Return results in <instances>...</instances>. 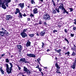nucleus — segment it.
<instances>
[{"instance_id": "f257e3e1", "label": "nucleus", "mask_w": 76, "mask_h": 76, "mask_svg": "<svg viewBox=\"0 0 76 76\" xmlns=\"http://www.w3.org/2000/svg\"><path fill=\"white\" fill-rule=\"evenodd\" d=\"M0 34L1 37H5L6 35L8 36L9 35V32L6 30H4V31H0Z\"/></svg>"}, {"instance_id": "f03ea898", "label": "nucleus", "mask_w": 76, "mask_h": 76, "mask_svg": "<svg viewBox=\"0 0 76 76\" xmlns=\"http://www.w3.org/2000/svg\"><path fill=\"white\" fill-rule=\"evenodd\" d=\"M43 19L45 20H49L51 19V18L50 17V15L48 14H47L44 15V17H43Z\"/></svg>"}, {"instance_id": "7ed1b4c3", "label": "nucleus", "mask_w": 76, "mask_h": 76, "mask_svg": "<svg viewBox=\"0 0 76 76\" xmlns=\"http://www.w3.org/2000/svg\"><path fill=\"white\" fill-rule=\"evenodd\" d=\"M20 61L22 63H29V61L26 60V58H21L20 60Z\"/></svg>"}, {"instance_id": "20e7f679", "label": "nucleus", "mask_w": 76, "mask_h": 76, "mask_svg": "<svg viewBox=\"0 0 76 76\" xmlns=\"http://www.w3.org/2000/svg\"><path fill=\"white\" fill-rule=\"evenodd\" d=\"M1 6L4 9H6V7L4 4V3H2V1H0V7H1Z\"/></svg>"}, {"instance_id": "39448f33", "label": "nucleus", "mask_w": 76, "mask_h": 76, "mask_svg": "<svg viewBox=\"0 0 76 76\" xmlns=\"http://www.w3.org/2000/svg\"><path fill=\"white\" fill-rule=\"evenodd\" d=\"M74 61H75L73 63V65L71 66V67L73 69H75V68H76V58L75 59Z\"/></svg>"}, {"instance_id": "423d86ee", "label": "nucleus", "mask_w": 76, "mask_h": 76, "mask_svg": "<svg viewBox=\"0 0 76 76\" xmlns=\"http://www.w3.org/2000/svg\"><path fill=\"white\" fill-rule=\"evenodd\" d=\"M27 56L28 57H33V58H35L36 57V56L35 54L32 53L27 54Z\"/></svg>"}, {"instance_id": "0eeeda50", "label": "nucleus", "mask_w": 76, "mask_h": 76, "mask_svg": "<svg viewBox=\"0 0 76 76\" xmlns=\"http://www.w3.org/2000/svg\"><path fill=\"white\" fill-rule=\"evenodd\" d=\"M18 6L22 9L25 7V4L24 3H20L18 5Z\"/></svg>"}, {"instance_id": "6e6552de", "label": "nucleus", "mask_w": 76, "mask_h": 76, "mask_svg": "<svg viewBox=\"0 0 76 76\" xmlns=\"http://www.w3.org/2000/svg\"><path fill=\"white\" fill-rule=\"evenodd\" d=\"M20 35L23 38H25L26 37H28V35L26 34V33L22 32L20 33Z\"/></svg>"}, {"instance_id": "1a4fd4ad", "label": "nucleus", "mask_w": 76, "mask_h": 76, "mask_svg": "<svg viewBox=\"0 0 76 76\" xmlns=\"http://www.w3.org/2000/svg\"><path fill=\"white\" fill-rule=\"evenodd\" d=\"M12 68L10 67H9L8 68L6 69L7 73H8V74H10L12 72Z\"/></svg>"}, {"instance_id": "9d476101", "label": "nucleus", "mask_w": 76, "mask_h": 76, "mask_svg": "<svg viewBox=\"0 0 76 76\" xmlns=\"http://www.w3.org/2000/svg\"><path fill=\"white\" fill-rule=\"evenodd\" d=\"M31 43L30 42V41H29V40H27L26 45L27 47H31Z\"/></svg>"}, {"instance_id": "9b49d317", "label": "nucleus", "mask_w": 76, "mask_h": 76, "mask_svg": "<svg viewBox=\"0 0 76 76\" xmlns=\"http://www.w3.org/2000/svg\"><path fill=\"white\" fill-rule=\"evenodd\" d=\"M12 19V16L10 15H7L6 20H10Z\"/></svg>"}, {"instance_id": "f8f14e48", "label": "nucleus", "mask_w": 76, "mask_h": 76, "mask_svg": "<svg viewBox=\"0 0 76 76\" xmlns=\"http://www.w3.org/2000/svg\"><path fill=\"white\" fill-rule=\"evenodd\" d=\"M17 47L20 53L21 52V51H22V46L20 45H17Z\"/></svg>"}, {"instance_id": "ddd939ff", "label": "nucleus", "mask_w": 76, "mask_h": 76, "mask_svg": "<svg viewBox=\"0 0 76 76\" xmlns=\"http://www.w3.org/2000/svg\"><path fill=\"white\" fill-rule=\"evenodd\" d=\"M58 9H61L62 10H64V5H63V4H61V5H60L58 7Z\"/></svg>"}, {"instance_id": "4468645a", "label": "nucleus", "mask_w": 76, "mask_h": 76, "mask_svg": "<svg viewBox=\"0 0 76 76\" xmlns=\"http://www.w3.org/2000/svg\"><path fill=\"white\" fill-rule=\"evenodd\" d=\"M45 34V31H41L40 33V36H44Z\"/></svg>"}, {"instance_id": "2eb2a0df", "label": "nucleus", "mask_w": 76, "mask_h": 76, "mask_svg": "<svg viewBox=\"0 0 76 76\" xmlns=\"http://www.w3.org/2000/svg\"><path fill=\"white\" fill-rule=\"evenodd\" d=\"M33 12L34 14L38 13V9L37 8H35L33 10Z\"/></svg>"}, {"instance_id": "dca6fc26", "label": "nucleus", "mask_w": 76, "mask_h": 76, "mask_svg": "<svg viewBox=\"0 0 76 76\" xmlns=\"http://www.w3.org/2000/svg\"><path fill=\"white\" fill-rule=\"evenodd\" d=\"M19 12H20V10H19V9L18 8H16V10L15 11V15H17L18 13Z\"/></svg>"}, {"instance_id": "f3484780", "label": "nucleus", "mask_w": 76, "mask_h": 76, "mask_svg": "<svg viewBox=\"0 0 76 76\" xmlns=\"http://www.w3.org/2000/svg\"><path fill=\"white\" fill-rule=\"evenodd\" d=\"M55 51L56 52H57V53H60L59 54H60V53L61 51V50L60 49L59 50H57L56 49H55Z\"/></svg>"}, {"instance_id": "a211bd4d", "label": "nucleus", "mask_w": 76, "mask_h": 76, "mask_svg": "<svg viewBox=\"0 0 76 76\" xmlns=\"http://www.w3.org/2000/svg\"><path fill=\"white\" fill-rule=\"evenodd\" d=\"M11 2V0H4L3 2L4 3H10V2Z\"/></svg>"}, {"instance_id": "6ab92c4d", "label": "nucleus", "mask_w": 76, "mask_h": 76, "mask_svg": "<svg viewBox=\"0 0 76 76\" xmlns=\"http://www.w3.org/2000/svg\"><path fill=\"white\" fill-rule=\"evenodd\" d=\"M55 65L56 67V70H58V69H60V67L59 66L57 63Z\"/></svg>"}, {"instance_id": "aec40b11", "label": "nucleus", "mask_w": 76, "mask_h": 76, "mask_svg": "<svg viewBox=\"0 0 76 76\" xmlns=\"http://www.w3.org/2000/svg\"><path fill=\"white\" fill-rule=\"evenodd\" d=\"M25 73L27 74L28 75H30V74H31V71L29 70H28Z\"/></svg>"}, {"instance_id": "412c9836", "label": "nucleus", "mask_w": 76, "mask_h": 76, "mask_svg": "<svg viewBox=\"0 0 76 76\" xmlns=\"http://www.w3.org/2000/svg\"><path fill=\"white\" fill-rule=\"evenodd\" d=\"M23 71H24L25 73L27 70H28V69L27 68H26L25 66H24L23 67Z\"/></svg>"}, {"instance_id": "4be33fe9", "label": "nucleus", "mask_w": 76, "mask_h": 76, "mask_svg": "<svg viewBox=\"0 0 76 76\" xmlns=\"http://www.w3.org/2000/svg\"><path fill=\"white\" fill-rule=\"evenodd\" d=\"M18 17L22 18V14L20 12H19Z\"/></svg>"}, {"instance_id": "5701e85b", "label": "nucleus", "mask_w": 76, "mask_h": 76, "mask_svg": "<svg viewBox=\"0 0 76 76\" xmlns=\"http://www.w3.org/2000/svg\"><path fill=\"white\" fill-rule=\"evenodd\" d=\"M27 29H28L27 28L24 29V30H23V31L22 32L23 33H26V31H28Z\"/></svg>"}, {"instance_id": "b1692460", "label": "nucleus", "mask_w": 76, "mask_h": 76, "mask_svg": "<svg viewBox=\"0 0 76 76\" xmlns=\"http://www.w3.org/2000/svg\"><path fill=\"white\" fill-rule=\"evenodd\" d=\"M56 11L54 10H53L52 13H53V14H56Z\"/></svg>"}, {"instance_id": "393cba45", "label": "nucleus", "mask_w": 76, "mask_h": 76, "mask_svg": "<svg viewBox=\"0 0 76 76\" xmlns=\"http://www.w3.org/2000/svg\"><path fill=\"white\" fill-rule=\"evenodd\" d=\"M56 70L57 71L56 72V73H59L60 74H61V73L58 69H57Z\"/></svg>"}, {"instance_id": "a878e982", "label": "nucleus", "mask_w": 76, "mask_h": 76, "mask_svg": "<svg viewBox=\"0 0 76 76\" xmlns=\"http://www.w3.org/2000/svg\"><path fill=\"white\" fill-rule=\"evenodd\" d=\"M29 36L31 38H32L34 36V34H29Z\"/></svg>"}, {"instance_id": "bb28decb", "label": "nucleus", "mask_w": 76, "mask_h": 76, "mask_svg": "<svg viewBox=\"0 0 76 76\" xmlns=\"http://www.w3.org/2000/svg\"><path fill=\"white\" fill-rule=\"evenodd\" d=\"M5 65L6 66V69H8L9 68V65H8V64H5Z\"/></svg>"}, {"instance_id": "cd10ccee", "label": "nucleus", "mask_w": 76, "mask_h": 76, "mask_svg": "<svg viewBox=\"0 0 76 76\" xmlns=\"http://www.w3.org/2000/svg\"><path fill=\"white\" fill-rule=\"evenodd\" d=\"M57 11V13H59L60 12V11L59 10V8H56L55 9Z\"/></svg>"}, {"instance_id": "c85d7f7f", "label": "nucleus", "mask_w": 76, "mask_h": 76, "mask_svg": "<svg viewBox=\"0 0 76 76\" xmlns=\"http://www.w3.org/2000/svg\"><path fill=\"white\" fill-rule=\"evenodd\" d=\"M9 64H10V65L11 66V67H10V68H11L12 69V67H13V64H12V63H9Z\"/></svg>"}, {"instance_id": "c756f323", "label": "nucleus", "mask_w": 76, "mask_h": 76, "mask_svg": "<svg viewBox=\"0 0 76 76\" xmlns=\"http://www.w3.org/2000/svg\"><path fill=\"white\" fill-rule=\"evenodd\" d=\"M1 73V74L2 75H4V71H3V69H1V70H0Z\"/></svg>"}, {"instance_id": "7c9ffc66", "label": "nucleus", "mask_w": 76, "mask_h": 76, "mask_svg": "<svg viewBox=\"0 0 76 76\" xmlns=\"http://www.w3.org/2000/svg\"><path fill=\"white\" fill-rule=\"evenodd\" d=\"M65 55H66V54H67L68 56H69V54H70V52H66L65 53Z\"/></svg>"}, {"instance_id": "2f4dec72", "label": "nucleus", "mask_w": 76, "mask_h": 76, "mask_svg": "<svg viewBox=\"0 0 76 76\" xmlns=\"http://www.w3.org/2000/svg\"><path fill=\"white\" fill-rule=\"evenodd\" d=\"M5 61L7 63H9V59L6 58L5 60Z\"/></svg>"}, {"instance_id": "473e14b6", "label": "nucleus", "mask_w": 76, "mask_h": 76, "mask_svg": "<svg viewBox=\"0 0 76 76\" xmlns=\"http://www.w3.org/2000/svg\"><path fill=\"white\" fill-rule=\"evenodd\" d=\"M72 50H74V51H75L76 53V48H71Z\"/></svg>"}, {"instance_id": "72a5a7b5", "label": "nucleus", "mask_w": 76, "mask_h": 76, "mask_svg": "<svg viewBox=\"0 0 76 76\" xmlns=\"http://www.w3.org/2000/svg\"><path fill=\"white\" fill-rule=\"evenodd\" d=\"M69 9H70V12H72L73 10V9L72 8H69Z\"/></svg>"}, {"instance_id": "f704fd0d", "label": "nucleus", "mask_w": 76, "mask_h": 76, "mask_svg": "<svg viewBox=\"0 0 76 76\" xmlns=\"http://www.w3.org/2000/svg\"><path fill=\"white\" fill-rule=\"evenodd\" d=\"M31 4H34V3H35V2H34V0H31Z\"/></svg>"}, {"instance_id": "c9c22d12", "label": "nucleus", "mask_w": 76, "mask_h": 76, "mask_svg": "<svg viewBox=\"0 0 76 76\" xmlns=\"http://www.w3.org/2000/svg\"><path fill=\"white\" fill-rule=\"evenodd\" d=\"M75 55L76 53L74 52H73L72 53V56H75Z\"/></svg>"}, {"instance_id": "e433bc0d", "label": "nucleus", "mask_w": 76, "mask_h": 76, "mask_svg": "<svg viewBox=\"0 0 76 76\" xmlns=\"http://www.w3.org/2000/svg\"><path fill=\"white\" fill-rule=\"evenodd\" d=\"M5 5L6 6H7V7H8V4L9 3H8V2H5Z\"/></svg>"}, {"instance_id": "4c0bfd02", "label": "nucleus", "mask_w": 76, "mask_h": 76, "mask_svg": "<svg viewBox=\"0 0 76 76\" xmlns=\"http://www.w3.org/2000/svg\"><path fill=\"white\" fill-rule=\"evenodd\" d=\"M76 28L75 27H73V29L74 30V31H75L76 30Z\"/></svg>"}, {"instance_id": "58836bf2", "label": "nucleus", "mask_w": 76, "mask_h": 76, "mask_svg": "<svg viewBox=\"0 0 76 76\" xmlns=\"http://www.w3.org/2000/svg\"><path fill=\"white\" fill-rule=\"evenodd\" d=\"M70 36L72 37H73L74 36V34H70Z\"/></svg>"}, {"instance_id": "ea45409f", "label": "nucleus", "mask_w": 76, "mask_h": 76, "mask_svg": "<svg viewBox=\"0 0 76 76\" xmlns=\"http://www.w3.org/2000/svg\"><path fill=\"white\" fill-rule=\"evenodd\" d=\"M18 67L19 70H20L21 69V68H20V67L19 66H18Z\"/></svg>"}, {"instance_id": "a19ab883", "label": "nucleus", "mask_w": 76, "mask_h": 76, "mask_svg": "<svg viewBox=\"0 0 76 76\" xmlns=\"http://www.w3.org/2000/svg\"><path fill=\"white\" fill-rule=\"evenodd\" d=\"M1 29L2 31H4L5 30V29H4V28H2Z\"/></svg>"}, {"instance_id": "79ce46f5", "label": "nucleus", "mask_w": 76, "mask_h": 76, "mask_svg": "<svg viewBox=\"0 0 76 76\" xmlns=\"http://www.w3.org/2000/svg\"><path fill=\"white\" fill-rule=\"evenodd\" d=\"M74 21H75V22H74V24H75V25H76V19H75V20H74Z\"/></svg>"}, {"instance_id": "37998d69", "label": "nucleus", "mask_w": 76, "mask_h": 76, "mask_svg": "<svg viewBox=\"0 0 76 76\" xmlns=\"http://www.w3.org/2000/svg\"><path fill=\"white\" fill-rule=\"evenodd\" d=\"M39 25H41L42 24V21H40L39 22Z\"/></svg>"}, {"instance_id": "c03bdc74", "label": "nucleus", "mask_w": 76, "mask_h": 76, "mask_svg": "<svg viewBox=\"0 0 76 76\" xmlns=\"http://www.w3.org/2000/svg\"><path fill=\"white\" fill-rule=\"evenodd\" d=\"M39 70L40 72H41V71H42V69H41L40 68H39Z\"/></svg>"}, {"instance_id": "a18cd8bd", "label": "nucleus", "mask_w": 76, "mask_h": 76, "mask_svg": "<svg viewBox=\"0 0 76 76\" xmlns=\"http://www.w3.org/2000/svg\"><path fill=\"white\" fill-rule=\"evenodd\" d=\"M57 32V31L56 30H54L53 31V32L54 33H55V32Z\"/></svg>"}, {"instance_id": "49530a36", "label": "nucleus", "mask_w": 76, "mask_h": 76, "mask_svg": "<svg viewBox=\"0 0 76 76\" xmlns=\"http://www.w3.org/2000/svg\"><path fill=\"white\" fill-rule=\"evenodd\" d=\"M30 16H31V17H34V15L32 14H31L30 15Z\"/></svg>"}, {"instance_id": "de8ad7c7", "label": "nucleus", "mask_w": 76, "mask_h": 76, "mask_svg": "<svg viewBox=\"0 0 76 76\" xmlns=\"http://www.w3.org/2000/svg\"><path fill=\"white\" fill-rule=\"evenodd\" d=\"M64 31L65 32H66V33H67V29H65L64 30Z\"/></svg>"}, {"instance_id": "09e8293b", "label": "nucleus", "mask_w": 76, "mask_h": 76, "mask_svg": "<svg viewBox=\"0 0 76 76\" xmlns=\"http://www.w3.org/2000/svg\"><path fill=\"white\" fill-rule=\"evenodd\" d=\"M30 6H31L30 5V4H29L27 6V7H28V8H29H29H30Z\"/></svg>"}, {"instance_id": "8fccbe9b", "label": "nucleus", "mask_w": 76, "mask_h": 76, "mask_svg": "<svg viewBox=\"0 0 76 76\" xmlns=\"http://www.w3.org/2000/svg\"><path fill=\"white\" fill-rule=\"evenodd\" d=\"M42 48H43V47H44V43L42 42Z\"/></svg>"}, {"instance_id": "3c124183", "label": "nucleus", "mask_w": 76, "mask_h": 76, "mask_svg": "<svg viewBox=\"0 0 76 76\" xmlns=\"http://www.w3.org/2000/svg\"><path fill=\"white\" fill-rule=\"evenodd\" d=\"M63 10H64V12H65V13H66V12H67V11H66V9H65V8H64Z\"/></svg>"}, {"instance_id": "603ef678", "label": "nucleus", "mask_w": 76, "mask_h": 76, "mask_svg": "<svg viewBox=\"0 0 76 76\" xmlns=\"http://www.w3.org/2000/svg\"><path fill=\"white\" fill-rule=\"evenodd\" d=\"M44 25H47V23H46V22H45L44 23Z\"/></svg>"}, {"instance_id": "864d4df0", "label": "nucleus", "mask_w": 76, "mask_h": 76, "mask_svg": "<svg viewBox=\"0 0 76 76\" xmlns=\"http://www.w3.org/2000/svg\"><path fill=\"white\" fill-rule=\"evenodd\" d=\"M65 40H66L67 42H68L69 40H67V39L66 38H65L64 39Z\"/></svg>"}, {"instance_id": "5fc2aeb1", "label": "nucleus", "mask_w": 76, "mask_h": 76, "mask_svg": "<svg viewBox=\"0 0 76 76\" xmlns=\"http://www.w3.org/2000/svg\"><path fill=\"white\" fill-rule=\"evenodd\" d=\"M73 46H74V48H76V46L75 45H73Z\"/></svg>"}, {"instance_id": "6e6d98bb", "label": "nucleus", "mask_w": 76, "mask_h": 76, "mask_svg": "<svg viewBox=\"0 0 76 76\" xmlns=\"http://www.w3.org/2000/svg\"><path fill=\"white\" fill-rule=\"evenodd\" d=\"M23 16H24V17H25V16H26V14L24 13L23 15Z\"/></svg>"}, {"instance_id": "4d7b16f0", "label": "nucleus", "mask_w": 76, "mask_h": 76, "mask_svg": "<svg viewBox=\"0 0 76 76\" xmlns=\"http://www.w3.org/2000/svg\"><path fill=\"white\" fill-rule=\"evenodd\" d=\"M5 55V54H3L1 55V57H3V56H4Z\"/></svg>"}, {"instance_id": "13d9d810", "label": "nucleus", "mask_w": 76, "mask_h": 76, "mask_svg": "<svg viewBox=\"0 0 76 76\" xmlns=\"http://www.w3.org/2000/svg\"><path fill=\"white\" fill-rule=\"evenodd\" d=\"M23 74V73L22 72H20L19 73V75H22Z\"/></svg>"}, {"instance_id": "bf43d9fd", "label": "nucleus", "mask_w": 76, "mask_h": 76, "mask_svg": "<svg viewBox=\"0 0 76 76\" xmlns=\"http://www.w3.org/2000/svg\"><path fill=\"white\" fill-rule=\"evenodd\" d=\"M41 74H42V76H44V74H43V72H41Z\"/></svg>"}, {"instance_id": "052dcab7", "label": "nucleus", "mask_w": 76, "mask_h": 76, "mask_svg": "<svg viewBox=\"0 0 76 76\" xmlns=\"http://www.w3.org/2000/svg\"><path fill=\"white\" fill-rule=\"evenodd\" d=\"M30 18H27V20H28V21H29V20H30Z\"/></svg>"}, {"instance_id": "680f3d73", "label": "nucleus", "mask_w": 76, "mask_h": 76, "mask_svg": "<svg viewBox=\"0 0 76 76\" xmlns=\"http://www.w3.org/2000/svg\"><path fill=\"white\" fill-rule=\"evenodd\" d=\"M50 51V50L49 49H48L47 50V52H48V51Z\"/></svg>"}, {"instance_id": "e2e57ef3", "label": "nucleus", "mask_w": 76, "mask_h": 76, "mask_svg": "<svg viewBox=\"0 0 76 76\" xmlns=\"http://www.w3.org/2000/svg\"><path fill=\"white\" fill-rule=\"evenodd\" d=\"M36 67V68H37L38 69H39V66H37Z\"/></svg>"}, {"instance_id": "0e129e2a", "label": "nucleus", "mask_w": 76, "mask_h": 76, "mask_svg": "<svg viewBox=\"0 0 76 76\" xmlns=\"http://www.w3.org/2000/svg\"><path fill=\"white\" fill-rule=\"evenodd\" d=\"M37 61L38 63H39V62H39V60L38 59H37Z\"/></svg>"}, {"instance_id": "69168bd1", "label": "nucleus", "mask_w": 76, "mask_h": 76, "mask_svg": "<svg viewBox=\"0 0 76 76\" xmlns=\"http://www.w3.org/2000/svg\"><path fill=\"white\" fill-rule=\"evenodd\" d=\"M37 36H39V34L37 33Z\"/></svg>"}, {"instance_id": "338daca9", "label": "nucleus", "mask_w": 76, "mask_h": 76, "mask_svg": "<svg viewBox=\"0 0 76 76\" xmlns=\"http://www.w3.org/2000/svg\"><path fill=\"white\" fill-rule=\"evenodd\" d=\"M2 70V67H0V70Z\"/></svg>"}, {"instance_id": "774afa93", "label": "nucleus", "mask_w": 76, "mask_h": 76, "mask_svg": "<svg viewBox=\"0 0 76 76\" xmlns=\"http://www.w3.org/2000/svg\"><path fill=\"white\" fill-rule=\"evenodd\" d=\"M52 2L53 3H54V0H52Z\"/></svg>"}]
</instances>
